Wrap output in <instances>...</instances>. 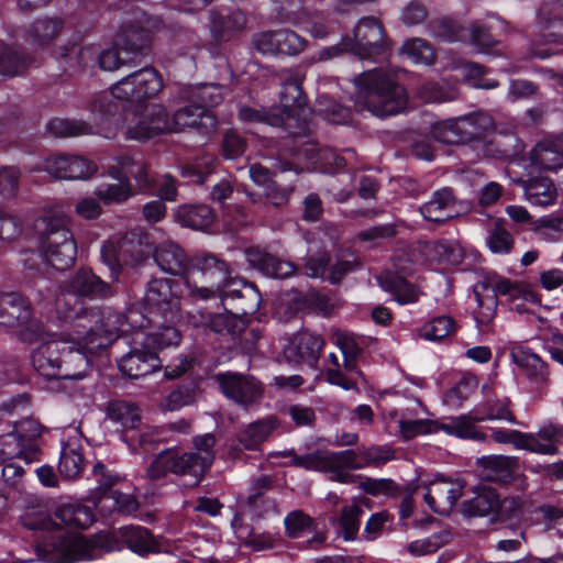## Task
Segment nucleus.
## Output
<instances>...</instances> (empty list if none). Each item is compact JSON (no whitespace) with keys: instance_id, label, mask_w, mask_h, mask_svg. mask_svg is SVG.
<instances>
[{"instance_id":"23","label":"nucleus","mask_w":563,"mask_h":563,"mask_svg":"<svg viewBox=\"0 0 563 563\" xmlns=\"http://www.w3.org/2000/svg\"><path fill=\"white\" fill-rule=\"evenodd\" d=\"M563 444V426L543 424L537 432H523L521 450L542 455H558Z\"/></svg>"},{"instance_id":"59","label":"nucleus","mask_w":563,"mask_h":563,"mask_svg":"<svg viewBox=\"0 0 563 563\" xmlns=\"http://www.w3.org/2000/svg\"><path fill=\"white\" fill-rule=\"evenodd\" d=\"M239 118L246 123H266L272 126L282 128L283 117L275 110L267 111L264 108L241 107L239 110Z\"/></svg>"},{"instance_id":"46","label":"nucleus","mask_w":563,"mask_h":563,"mask_svg":"<svg viewBox=\"0 0 563 563\" xmlns=\"http://www.w3.org/2000/svg\"><path fill=\"white\" fill-rule=\"evenodd\" d=\"M108 417L110 420L122 426V435L132 432L141 426L140 409L136 405L125 400H114L108 407Z\"/></svg>"},{"instance_id":"36","label":"nucleus","mask_w":563,"mask_h":563,"mask_svg":"<svg viewBox=\"0 0 563 563\" xmlns=\"http://www.w3.org/2000/svg\"><path fill=\"white\" fill-rule=\"evenodd\" d=\"M122 440L129 445L133 452L142 450L150 453L155 449V445L162 442H168L170 439L166 435L165 429L156 427L140 426L132 432H126L122 435Z\"/></svg>"},{"instance_id":"61","label":"nucleus","mask_w":563,"mask_h":563,"mask_svg":"<svg viewBox=\"0 0 563 563\" xmlns=\"http://www.w3.org/2000/svg\"><path fill=\"white\" fill-rule=\"evenodd\" d=\"M383 286L395 295L396 300L401 303H412L419 298L416 287L399 276H391Z\"/></svg>"},{"instance_id":"3","label":"nucleus","mask_w":563,"mask_h":563,"mask_svg":"<svg viewBox=\"0 0 563 563\" xmlns=\"http://www.w3.org/2000/svg\"><path fill=\"white\" fill-rule=\"evenodd\" d=\"M57 314L60 319L71 323L74 334L81 341L87 353L93 354L104 349L115 340L118 332L123 331L125 321L133 327L141 322V314L130 311L125 317L114 311H101L97 308L85 309L77 301L68 309L64 298L57 300Z\"/></svg>"},{"instance_id":"39","label":"nucleus","mask_w":563,"mask_h":563,"mask_svg":"<svg viewBox=\"0 0 563 563\" xmlns=\"http://www.w3.org/2000/svg\"><path fill=\"white\" fill-rule=\"evenodd\" d=\"M497 492L487 486L476 487L474 496L462 504V512L468 517H488L495 520Z\"/></svg>"},{"instance_id":"16","label":"nucleus","mask_w":563,"mask_h":563,"mask_svg":"<svg viewBox=\"0 0 563 563\" xmlns=\"http://www.w3.org/2000/svg\"><path fill=\"white\" fill-rule=\"evenodd\" d=\"M125 139L146 141L156 135L168 133L166 109L162 104H153L143 113H133L126 119Z\"/></svg>"},{"instance_id":"27","label":"nucleus","mask_w":563,"mask_h":563,"mask_svg":"<svg viewBox=\"0 0 563 563\" xmlns=\"http://www.w3.org/2000/svg\"><path fill=\"white\" fill-rule=\"evenodd\" d=\"M476 464L483 479L499 484L511 482L519 470L518 459L508 455L482 456Z\"/></svg>"},{"instance_id":"26","label":"nucleus","mask_w":563,"mask_h":563,"mask_svg":"<svg viewBox=\"0 0 563 563\" xmlns=\"http://www.w3.org/2000/svg\"><path fill=\"white\" fill-rule=\"evenodd\" d=\"M461 496L462 486L459 483L437 478L426 487L423 499L434 512L446 514Z\"/></svg>"},{"instance_id":"55","label":"nucleus","mask_w":563,"mask_h":563,"mask_svg":"<svg viewBox=\"0 0 563 563\" xmlns=\"http://www.w3.org/2000/svg\"><path fill=\"white\" fill-rule=\"evenodd\" d=\"M400 54L415 64L430 65L434 60L433 48L427 41L421 38L407 40L400 48Z\"/></svg>"},{"instance_id":"8","label":"nucleus","mask_w":563,"mask_h":563,"mask_svg":"<svg viewBox=\"0 0 563 563\" xmlns=\"http://www.w3.org/2000/svg\"><path fill=\"white\" fill-rule=\"evenodd\" d=\"M43 235L42 252L45 261L58 271L71 267L77 256V243L64 216L45 213L35 222Z\"/></svg>"},{"instance_id":"63","label":"nucleus","mask_w":563,"mask_h":563,"mask_svg":"<svg viewBox=\"0 0 563 563\" xmlns=\"http://www.w3.org/2000/svg\"><path fill=\"white\" fill-rule=\"evenodd\" d=\"M327 380L332 384L340 386L345 390L354 389L357 386V378L362 377V373L357 369V365L354 364V369L346 371L343 367V363L338 367H327L325 369Z\"/></svg>"},{"instance_id":"19","label":"nucleus","mask_w":563,"mask_h":563,"mask_svg":"<svg viewBox=\"0 0 563 563\" xmlns=\"http://www.w3.org/2000/svg\"><path fill=\"white\" fill-rule=\"evenodd\" d=\"M107 175L134 179L136 194L152 189L155 183L147 164L142 158L128 155L115 157L113 163L108 165Z\"/></svg>"},{"instance_id":"41","label":"nucleus","mask_w":563,"mask_h":563,"mask_svg":"<svg viewBox=\"0 0 563 563\" xmlns=\"http://www.w3.org/2000/svg\"><path fill=\"white\" fill-rule=\"evenodd\" d=\"M176 98L180 102L197 103L206 110L220 103L222 93L217 85L184 86L177 90Z\"/></svg>"},{"instance_id":"9","label":"nucleus","mask_w":563,"mask_h":563,"mask_svg":"<svg viewBox=\"0 0 563 563\" xmlns=\"http://www.w3.org/2000/svg\"><path fill=\"white\" fill-rule=\"evenodd\" d=\"M0 327L14 333L21 341L44 340L43 324L32 317L30 302L18 292H0Z\"/></svg>"},{"instance_id":"50","label":"nucleus","mask_w":563,"mask_h":563,"mask_svg":"<svg viewBox=\"0 0 563 563\" xmlns=\"http://www.w3.org/2000/svg\"><path fill=\"white\" fill-rule=\"evenodd\" d=\"M209 327L213 332L219 334H229L236 336L243 330V323L240 318L232 313H217L213 316H201L199 322H195V325Z\"/></svg>"},{"instance_id":"52","label":"nucleus","mask_w":563,"mask_h":563,"mask_svg":"<svg viewBox=\"0 0 563 563\" xmlns=\"http://www.w3.org/2000/svg\"><path fill=\"white\" fill-rule=\"evenodd\" d=\"M455 331V321L450 316H439L426 322L419 330V335L428 341L438 342L450 336Z\"/></svg>"},{"instance_id":"14","label":"nucleus","mask_w":563,"mask_h":563,"mask_svg":"<svg viewBox=\"0 0 563 563\" xmlns=\"http://www.w3.org/2000/svg\"><path fill=\"white\" fill-rule=\"evenodd\" d=\"M163 88L162 75L153 67H144L115 82L112 95L117 100L141 103L155 98Z\"/></svg>"},{"instance_id":"29","label":"nucleus","mask_w":563,"mask_h":563,"mask_svg":"<svg viewBox=\"0 0 563 563\" xmlns=\"http://www.w3.org/2000/svg\"><path fill=\"white\" fill-rule=\"evenodd\" d=\"M159 367L161 362L156 353L148 347L132 350L119 361L121 373L133 379L146 376Z\"/></svg>"},{"instance_id":"54","label":"nucleus","mask_w":563,"mask_h":563,"mask_svg":"<svg viewBox=\"0 0 563 563\" xmlns=\"http://www.w3.org/2000/svg\"><path fill=\"white\" fill-rule=\"evenodd\" d=\"M21 523L30 530H54L58 526L48 514L45 506L27 507L20 518Z\"/></svg>"},{"instance_id":"35","label":"nucleus","mask_w":563,"mask_h":563,"mask_svg":"<svg viewBox=\"0 0 563 563\" xmlns=\"http://www.w3.org/2000/svg\"><path fill=\"white\" fill-rule=\"evenodd\" d=\"M95 189V196L106 206L122 205L136 195V189L126 177H110Z\"/></svg>"},{"instance_id":"53","label":"nucleus","mask_w":563,"mask_h":563,"mask_svg":"<svg viewBox=\"0 0 563 563\" xmlns=\"http://www.w3.org/2000/svg\"><path fill=\"white\" fill-rule=\"evenodd\" d=\"M285 456H291V464L308 471L324 472L330 475V451H316L312 453L297 455L294 451H287Z\"/></svg>"},{"instance_id":"48","label":"nucleus","mask_w":563,"mask_h":563,"mask_svg":"<svg viewBox=\"0 0 563 563\" xmlns=\"http://www.w3.org/2000/svg\"><path fill=\"white\" fill-rule=\"evenodd\" d=\"M442 430L449 435H455L461 439H472L475 441H485L486 434L475 427L473 415L460 416L448 422L438 423V431Z\"/></svg>"},{"instance_id":"43","label":"nucleus","mask_w":563,"mask_h":563,"mask_svg":"<svg viewBox=\"0 0 563 563\" xmlns=\"http://www.w3.org/2000/svg\"><path fill=\"white\" fill-rule=\"evenodd\" d=\"M174 217L180 225L192 230H205L214 220L213 211L206 205L180 206L176 209Z\"/></svg>"},{"instance_id":"51","label":"nucleus","mask_w":563,"mask_h":563,"mask_svg":"<svg viewBox=\"0 0 563 563\" xmlns=\"http://www.w3.org/2000/svg\"><path fill=\"white\" fill-rule=\"evenodd\" d=\"M96 507L101 511L118 510L122 514H132L137 509V501L130 494L120 492H106L98 500L95 501Z\"/></svg>"},{"instance_id":"28","label":"nucleus","mask_w":563,"mask_h":563,"mask_svg":"<svg viewBox=\"0 0 563 563\" xmlns=\"http://www.w3.org/2000/svg\"><path fill=\"white\" fill-rule=\"evenodd\" d=\"M475 298L481 308L487 309L485 318H490L497 305V295H508L510 298L526 297L522 286L508 279L500 278L489 284H481L475 287Z\"/></svg>"},{"instance_id":"62","label":"nucleus","mask_w":563,"mask_h":563,"mask_svg":"<svg viewBox=\"0 0 563 563\" xmlns=\"http://www.w3.org/2000/svg\"><path fill=\"white\" fill-rule=\"evenodd\" d=\"M25 68V60L7 46L0 48V80L20 75Z\"/></svg>"},{"instance_id":"7","label":"nucleus","mask_w":563,"mask_h":563,"mask_svg":"<svg viewBox=\"0 0 563 563\" xmlns=\"http://www.w3.org/2000/svg\"><path fill=\"white\" fill-rule=\"evenodd\" d=\"M114 99L117 98L113 97L112 91L95 97L88 106L90 121L54 119L48 122L47 129L55 136L60 137L99 133L107 139H111L117 131V128L111 126L112 119L119 110Z\"/></svg>"},{"instance_id":"58","label":"nucleus","mask_w":563,"mask_h":563,"mask_svg":"<svg viewBox=\"0 0 563 563\" xmlns=\"http://www.w3.org/2000/svg\"><path fill=\"white\" fill-rule=\"evenodd\" d=\"M314 520L301 510L290 511L284 519L285 534L290 539H298L305 532L314 528Z\"/></svg>"},{"instance_id":"24","label":"nucleus","mask_w":563,"mask_h":563,"mask_svg":"<svg viewBox=\"0 0 563 563\" xmlns=\"http://www.w3.org/2000/svg\"><path fill=\"white\" fill-rule=\"evenodd\" d=\"M45 169L59 179H86L92 176L96 166L80 156L56 155L45 161Z\"/></svg>"},{"instance_id":"1","label":"nucleus","mask_w":563,"mask_h":563,"mask_svg":"<svg viewBox=\"0 0 563 563\" xmlns=\"http://www.w3.org/2000/svg\"><path fill=\"white\" fill-rule=\"evenodd\" d=\"M55 521L58 526L53 533L38 543V552L49 563H73L81 560H93L97 548L78 533L66 532L62 525L85 529L93 521L91 510L79 504H66L56 509Z\"/></svg>"},{"instance_id":"56","label":"nucleus","mask_w":563,"mask_h":563,"mask_svg":"<svg viewBox=\"0 0 563 563\" xmlns=\"http://www.w3.org/2000/svg\"><path fill=\"white\" fill-rule=\"evenodd\" d=\"M84 470V456L81 452L70 445L62 449L58 471L67 479L76 478Z\"/></svg>"},{"instance_id":"20","label":"nucleus","mask_w":563,"mask_h":563,"mask_svg":"<svg viewBox=\"0 0 563 563\" xmlns=\"http://www.w3.org/2000/svg\"><path fill=\"white\" fill-rule=\"evenodd\" d=\"M148 19L144 12H137L134 20L125 21L120 35L121 49L130 54H146L151 45Z\"/></svg>"},{"instance_id":"15","label":"nucleus","mask_w":563,"mask_h":563,"mask_svg":"<svg viewBox=\"0 0 563 563\" xmlns=\"http://www.w3.org/2000/svg\"><path fill=\"white\" fill-rule=\"evenodd\" d=\"M60 295L56 300L64 298L67 308L70 309L77 301L81 307L82 303L78 298H104L111 294V287L103 282L89 268H79L60 286ZM57 307V301H55Z\"/></svg>"},{"instance_id":"18","label":"nucleus","mask_w":563,"mask_h":563,"mask_svg":"<svg viewBox=\"0 0 563 563\" xmlns=\"http://www.w3.org/2000/svg\"><path fill=\"white\" fill-rule=\"evenodd\" d=\"M222 393L236 404L247 407L262 397L261 384L253 377L238 373H220L216 376Z\"/></svg>"},{"instance_id":"38","label":"nucleus","mask_w":563,"mask_h":563,"mask_svg":"<svg viewBox=\"0 0 563 563\" xmlns=\"http://www.w3.org/2000/svg\"><path fill=\"white\" fill-rule=\"evenodd\" d=\"M494 126L493 119L486 113H473L456 118L455 129L461 133L464 143L475 146Z\"/></svg>"},{"instance_id":"31","label":"nucleus","mask_w":563,"mask_h":563,"mask_svg":"<svg viewBox=\"0 0 563 563\" xmlns=\"http://www.w3.org/2000/svg\"><path fill=\"white\" fill-rule=\"evenodd\" d=\"M153 258L161 271L175 276L186 273L189 265V260L184 249L169 240L155 246Z\"/></svg>"},{"instance_id":"49","label":"nucleus","mask_w":563,"mask_h":563,"mask_svg":"<svg viewBox=\"0 0 563 563\" xmlns=\"http://www.w3.org/2000/svg\"><path fill=\"white\" fill-rule=\"evenodd\" d=\"M527 200L537 206H550L556 198V188L549 178H534L525 186Z\"/></svg>"},{"instance_id":"40","label":"nucleus","mask_w":563,"mask_h":563,"mask_svg":"<svg viewBox=\"0 0 563 563\" xmlns=\"http://www.w3.org/2000/svg\"><path fill=\"white\" fill-rule=\"evenodd\" d=\"M277 427L278 421L273 416L256 420L240 432L239 441L245 449L255 450L271 438Z\"/></svg>"},{"instance_id":"37","label":"nucleus","mask_w":563,"mask_h":563,"mask_svg":"<svg viewBox=\"0 0 563 563\" xmlns=\"http://www.w3.org/2000/svg\"><path fill=\"white\" fill-rule=\"evenodd\" d=\"M120 540L133 552L145 555L159 551L157 540L141 526H125L118 531Z\"/></svg>"},{"instance_id":"21","label":"nucleus","mask_w":563,"mask_h":563,"mask_svg":"<svg viewBox=\"0 0 563 563\" xmlns=\"http://www.w3.org/2000/svg\"><path fill=\"white\" fill-rule=\"evenodd\" d=\"M177 321H165L163 324L155 322L141 321L140 332L135 333V342L144 347L164 349L172 345H178L180 342V332L175 328Z\"/></svg>"},{"instance_id":"5","label":"nucleus","mask_w":563,"mask_h":563,"mask_svg":"<svg viewBox=\"0 0 563 563\" xmlns=\"http://www.w3.org/2000/svg\"><path fill=\"white\" fill-rule=\"evenodd\" d=\"M33 368L46 379H80L89 365L86 350L77 335L43 341L32 353Z\"/></svg>"},{"instance_id":"12","label":"nucleus","mask_w":563,"mask_h":563,"mask_svg":"<svg viewBox=\"0 0 563 563\" xmlns=\"http://www.w3.org/2000/svg\"><path fill=\"white\" fill-rule=\"evenodd\" d=\"M210 467V456L199 457L198 454L187 452L179 454L176 449L162 451L147 468L151 479H159L168 473L176 475H190L198 483Z\"/></svg>"},{"instance_id":"47","label":"nucleus","mask_w":563,"mask_h":563,"mask_svg":"<svg viewBox=\"0 0 563 563\" xmlns=\"http://www.w3.org/2000/svg\"><path fill=\"white\" fill-rule=\"evenodd\" d=\"M473 150L478 156L488 158H507L519 153L520 147L506 142V137L501 135H494L493 137H489L486 134L482 140L476 141Z\"/></svg>"},{"instance_id":"57","label":"nucleus","mask_w":563,"mask_h":563,"mask_svg":"<svg viewBox=\"0 0 563 563\" xmlns=\"http://www.w3.org/2000/svg\"><path fill=\"white\" fill-rule=\"evenodd\" d=\"M62 22L57 19H42L33 23L30 35L34 44L44 47L60 32Z\"/></svg>"},{"instance_id":"4","label":"nucleus","mask_w":563,"mask_h":563,"mask_svg":"<svg viewBox=\"0 0 563 563\" xmlns=\"http://www.w3.org/2000/svg\"><path fill=\"white\" fill-rule=\"evenodd\" d=\"M274 110L283 117L282 128L299 143L298 155H303L316 164L334 156L330 151L319 148L311 139V125L308 121L310 108L298 76L291 71H286L283 78L278 103Z\"/></svg>"},{"instance_id":"10","label":"nucleus","mask_w":563,"mask_h":563,"mask_svg":"<svg viewBox=\"0 0 563 563\" xmlns=\"http://www.w3.org/2000/svg\"><path fill=\"white\" fill-rule=\"evenodd\" d=\"M42 430V426L32 418L15 421L10 432L0 435V457L20 459L27 464L38 461L42 454L38 444Z\"/></svg>"},{"instance_id":"44","label":"nucleus","mask_w":563,"mask_h":563,"mask_svg":"<svg viewBox=\"0 0 563 563\" xmlns=\"http://www.w3.org/2000/svg\"><path fill=\"white\" fill-rule=\"evenodd\" d=\"M151 244L145 233L130 232L119 243V254L124 264H140L151 253Z\"/></svg>"},{"instance_id":"32","label":"nucleus","mask_w":563,"mask_h":563,"mask_svg":"<svg viewBox=\"0 0 563 563\" xmlns=\"http://www.w3.org/2000/svg\"><path fill=\"white\" fill-rule=\"evenodd\" d=\"M323 345L324 341L320 335L301 332L288 343L284 353L290 362L313 364L319 358Z\"/></svg>"},{"instance_id":"22","label":"nucleus","mask_w":563,"mask_h":563,"mask_svg":"<svg viewBox=\"0 0 563 563\" xmlns=\"http://www.w3.org/2000/svg\"><path fill=\"white\" fill-rule=\"evenodd\" d=\"M59 62L70 71L78 73L96 67L97 45L79 38L68 41L57 49Z\"/></svg>"},{"instance_id":"33","label":"nucleus","mask_w":563,"mask_h":563,"mask_svg":"<svg viewBox=\"0 0 563 563\" xmlns=\"http://www.w3.org/2000/svg\"><path fill=\"white\" fill-rule=\"evenodd\" d=\"M510 357L525 372L530 382L537 385L548 384L550 374L547 364L529 347L523 345L512 346Z\"/></svg>"},{"instance_id":"13","label":"nucleus","mask_w":563,"mask_h":563,"mask_svg":"<svg viewBox=\"0 0 563 563\" xmlns=\"http://www.w3.org/2000/svg\"><path fill=\"white\" fill-rule=\"evenodd\" d=\"M195 266L201 273L206 285L198 287L189 280H185L188 294L194 298L202 300L216 298L217 295L224 291L225 286L233 283L231 280L232 272L228 263L213 254L198 255Z\"/></svg>"},{"instance_id":"42","label":"nucleus","mask_w":563,"mask_h":563,"mask_svg":"<svg viewBox=\"0 0 563 563\" xmlns=\"http://www.w3.org/2000/svg\"><path fill=\"white\" fill-rule=\"evenodd\" d=\"M231 526L235 537L254 551L268 550L275 545V538L271 533H255L254 529L250 525L245 523L244 518L240 512L234 515Z\"/></svg>"},{"instance_id":"2","label":"nucleus","mask_w":563,"mask_h":563,"mask_svg":"<svg viewBox=\"0 0 563 563\" xmlns=\"http://www.w3.org/2000/svg\"><path fill=\"white\" fill-rule=\"evenodd\" d=\"M57 314L60 319L71 323L74 334L81 341L87 353L93 354L104 349L115 340L118 332L123 331L125 321L133 327L141 322V314L130 311L125 317L114 311H101L97 308L85 309L77 301L68 309L64 298L57 300Z\"/></svg>"},{"instance_id":"60","label":"nucleus","mask_w":563,"mask_h":563,"mask_svg":"<svg viewBox=\"0 0 563 563\" xmlns=\"http://www.w3.org/2000/svg\"><path fill=\"white\" fill-rule=\"evenodd\" d=\"M473 419L476 422H483L486 420L493 421V420H505L510 423H516V417L509 409V400H498L496 402L487 401L485 405V413L481 415L478 412H475L473 415Z\"/></svg>"},{"instance_id":"25","label":"nucleus","mask_w":563,"mask_h":563,"mask_svg":"<svg viewBox=\"0 0 563 563\" xmlns=\"http://www.w3.org/2000/svg\"><path fill=\"white\" fill-rule=\"evenodd\" d=\"M173 103L178 104L179 108L174 112L173 117L169 118L166 112V121L168 123L169 132H179L184 129H195L201 125L207 126L214 125V118L205 109L199 107L197 103L180 102L176 98V93L173 96Z\"/></svg>"},{"instance_id":"11","label":"nucleus","mask_w":563,"mask_h":563,"mask_svg":"<svg viewBox=\"0 0 563 563\" xmlns=\"http://www.w3.org/2000/svg\"><path fill=\"white\" fill-rule=\"evenodd\" d=\"M174 282L167 278H153L148 282L143 298L144 312L141 321L163 324L180 319L179 299L173 289Z\"/></svg>"},{"instance_id":"30","label":"nucleus","mask_w":563,"mask_h":563,"mask_svg":"<svg viewBox=\"0 0 563 563\" xmlns=\"http://www.w3.org/2000/svg\"><path fill=\"white\" fill-rule=\"evenodd\" d=\"M419 210L426 220L433 222L446 221L459 213L455 196L449 187L433 192L430 200L423 203Z\"/></svg>"},{"instance_id":"6","label":"nucleus","mask_w":563,"mask_h":563,"mask_svg":"<svg viewBox=\"0 0 563 563\" xmlns=\"http://www.w3.org/2000/svg\"><path fill=\"white\" fill-rule=\"evenodd\" d=\"M355 104L372 114L384 118L405 110L408 96L404 87L380 69L358 75L355 80Z\"/></svg>"},{"instance_id":"64","label":"nucleus","mask_w":563,"mask_h":563,"mask_svg":"<svg viewBox=\"0 0 563 563\" xmlns=\"http://www.w3.org/2000/svg\"><path fill=\"white\" fill-rule=\"evenodd\" d=\"M399 432L405 440L417 435L438 432V422L428 419L410 420L401 418L398 421Z\"/></svg>"},{"instance_id":"45","label":"nucleus","mask_w":563,"mask_h":563,"mask_svg":"<svg viewBox=\"0 0 563 563\" xmlns=\"http://www.w3.org/2000/svg\"><path fill=\"white\" fill-rule=\"evenodd\" d=\"M330 476L334 482L350 484L354 482V475L347 470H358L362 467L356 462V453L353 450H344L341 452H330Z\"/></svg>"},{"instance_id":"17","label":"nucleus","mask_w":563,"mask_h":563,"mask_svg":"<svg viewBox=\"0 0 563 563\" xmlns=\"http://www.w3.org/2000/svg\"><path fill=\"white\" fill-rule=\"evenodd\" d=\"M351 52L361 58L385 53L384 29L377 19L366 16L358 21L351 38Z\"/></svg>"},{"instance_id":"34","label":"nucleus","mask_w":563,"mask_h":563,"mask_svg":"<svg viewBox=\"0 0 563 563\" xmlns=\"http://www.w3.org/2000/svg\"><path fill=\"white\" fill-rule=\"evenodd\" d=\"M245 255L250 265L268 277L287 278L296 269L292 263L283 261L260 249H249Z\"/></svg>"}]
</instances>
